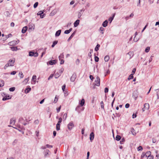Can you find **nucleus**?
Returning <instances> with one entry per match:
<instances>
[{"instance_id": "nucleus-1", "label": "nucleus", "mask_w": 159, "mask_h": 159, "mask_svg": "<svg viewBox=\"0 0 159 159\" xmlns=\"http://www.w3.org/2000/svg\"><path fill=\"white\" fill-rule=\"evenodd\" d=\"M15 61V60L14 58L9 60L8 61V63L6 64L4 66V69H6L8 66H14Z\"/></svg>"}, {"instance_id": "nucleus-2", "label": "nucleus", "mask_w": 159, "mask_h": 159, "mask_svg": "<svg viewBox=\"0 0 159 159\" xmlns=\"http://www.w3.org/2000/svg\"><path fill=\"white\" fill-rule=\"evenodd\" d=\"M94 85L99 86L100 85V79L98 76H97L95 81Z\"/></svg>"}, {"instance_id": "nucleus-3", "label": "nucleus", "mask_w": 159, "mask_h": 159, "mask_svg": "<svg viewBox=\"0 0 159 159\" xmlns=\"http://www.w3.org/2000/svg\"><path fill=\"white\" fill-rule=\"evenodd\" d=\"M149 108V105L148 103H145L144 105V107L142 109L143 112L145 110H147Z\"/></svg>"}, {"instance_id": "nucleus-4", "label": "nucleus", "mask_w": 159, "mask_h": 159, "mask_svg": "<svg viewBox=\"0 0 159 159\" xmlns=\"http://www.w3.org/2000/svg\"><path fill=\"white\" fill-rule=\"evenodd\" d=\"M2 95L4 97L2 99V100L3 101H6L11 98L9 95H7L4 93H3Z\"/></svg>"}, {"instance_id": "nucleus-5", "label": "nucleus", "mask_w": 159, "mask_h": 159, "mask_svg": "<svg viewBox=\"0 0 159 159\" xmlns=\"http://www.w3.org/2000/svg\"><path fill=\"white\" fill-rule=\"evenodd\" d=\"M74 125L73 122H70L68 125V128L69 130H71L74 127Z\"/></svg>"}, {"instance_id": "nucleus-6", "label": "nucleus", "mask_w": 159, "mask_h": 159, "mask_svg": "<svg viewBox=\"0 0 159 159\" xmlns=\"http://www.w3.org/2000/svg\"><path fill=\"white\" fill-rule=\"evenodd\" d=\"M49 152V151L48 149H46L43 152V154L45 157H47L48 156Z\"/></svg>"}, {"instance_id": "nucleus-7", "label": "nucleus", "mask_w": 159, "mask_h": 159, "mask_svg": "<svg viewBox=\"0 0 159 159\" xmlns=\"http://www.w3.org/2000/svg\"><path fill=\"white\" fill-rule=\"evenodd\" d=\"M56 63L55 60H51L47 62V64H49L50 65H52L55 64Z\"/></svg>"}, {"instance_id": "nucleus-8", "label": "nucleus", "mask_w": 159, "mask_h": 159, "mask_svg": "<svg viewBox=\"0 0 159 159\" xmlns=\"http://www.w3.org/2000/svg\"><path fill=\"white\" fill-rule=\"evenodd\" d=\"M76 78V76L75 74H73L70 78V80L72 82H74L75 79Z\"/></svg>"}, {"instance_id": "nucleus-9", "label": "nucleus", "mask_w": 159, "mask_h": 159, "mask_svg": "<svg viewBox=\"0 0 159 159\" xmlns=\"http://www.w3.org/2000/svg\"><path fill=\"white\" fill-rule=\"evenodd\" d=\"M94 134L93 132H92L90 134V139L92 141L94 138Z\"/></svg>"}, {"instance_id": "nucleus-10", "label": "nucleus", "mask_w": 159, "mask_h": 159, "mask_svg": "<svg viewBox=\"0 0 159 159\" xmlns=\"http://www.w3.org/2000/svg\"><path fill=\"white\" fill-rule=\"evenodd\" d=\"M127 54L129 56V59H131L134 55V52L133 51H129L127 53Z\"/></svg>"}, {"instance_id": "nucleus-11", "label": "nucleus", "mask_w": 159, "mask_h": 159, "mask_svg": "<svg viewBox=\"0 0 159 159\" xmlns=\"http://www.w3.org/2000/svg\"><path fill=\"white\" fill-rule=\"evenodd\" d=\"M80 21L79 20H76L74 23V26L75 27H76L78 26L79 24Z\"/></svg>"}, {"instance_id": "nucleus-12", "label": "nucleus", "mask_w": 159, "mask_h": 159, "mask_svg": "<svg viewBox=\"0 0 159 159\" xmlns=\"http://www.w3.org/2000/svg\"><path fill=\"white\" fill-rule=\"evenodd\" d=\"M133 97L134 98L135 100L137 99L138 97L137 92H134L133 93Z\"/></svg>"}, {"instance_id": "nucleus-13", "label": "nucleus", "mask_w": 159, "mask_h": 159, "mask_svg": "<svg viewBox=\"0 0 159 159\" xmlns=\"http://www.w3.org/2000/svg\"><path fill=\"white\" fill-rule=\"evenodd\" d=\"M27 28L26 26L24 27L22 30V33L23 34L25 33L27 30Z\"/></svg>"}, {"instance_id": "nucleus-14", "label": "nucleus", "mask_w": 159, "mask_h": 159, "mask_svg": "<svg viewBox=\"0 0 159 159\" xmlns=\"http://www.w3.org/2000/svg\"><path fill=\"white\" fill-rule=\"evenodd\" d=\"M108 23V21L107 20H105L104 21L102 24V25L103 27H106Z\"/></svg>"}, {"instance_id": "nucleus-15", "label": "nucleus", "mask_w": 159, "mask_h": 159, "mask_svg": "<svg viewBox=\"0 0 159 159\" xmlns=\"http://www.w3.org/2000/svg\"><path fill=\"white\" fill-rule=\"evenodd\" d=\"M57 9H54L53 10L51 13L50 14L51 16H54L55 15L57 12Z\"/></svg>"}, {"instance_id": "nucleus-16", "label": "nucleus", "mask_w": 159, "mask_h": 159, "mask_svg": "<svg viewBox=\"0 0 159 159\" xmlns=\"http://www.w3.org/2000/svg\"><path fill=\"white\" fill-rule=\"evenodd\" d=\"M61 30H59L58 31H57L55 34V35L56 36H59L61 33Z\"/></svg>"}, {"instance_id": "nucleus-17", "label": "nucleus", "mask_w": 159, "mask_h": 159, "mask_svg": "<svg viewBox=\"0 0 159 159\" xmlns=\"http://www.w3.org/2000/svg\"><path fill=\"white\" fill-rule=\"evenodd\" d=\"M15 123V120L14 118L11 119L10 120V124L11 125H13Z\"/></svg>"}, {"instance_id": "nucleus-18", "label": "nucleus", "mask_w": 159, "mask_h": 159, "mask_svg": "<svg viewBox=\"0 0 159 159\" xmlns=\"http://www.w3.org/2000/svg\"><path fill=\"white\" fill-rule=\"evenodd\" d=\"M84 103H85L84 99H82L81 100L80 102V104L81 106H83L84 105Z\"/></svg>"}, {"instance_id": "nucleus-19", "label": "nucleus", "mask_w": 159, "mask_h": 159, "mask_svg": "<svg viewBox=\"0 0 159 159\" xmlns=\"http://www.w3.org/2000/svg\"><path fill=\"white\" fill-rule=\"evenodd\" d=\"M72 30V28H70L69 30H66L64 32V33L65 34H69Z\"/></svg>"}, {"instance_id": "nucleus-20", "label": "nucleus", "mask_w": 159, "mask_h": 159, "mask_svg": "<svg viewBox=\"0 0 159 159\" xmlns=\"http://www.w3.org/2000/svg\"><path fill=\"white\" fill-rule=\"evenodd\" d=\"M75 34V32H73L71 35H70V36L69 37V38L67 40L68 41H69L70 40V39H72V38L74 36V35Z\"/></svg>"}, {"instance_id": "nucleus-21", "label": "nucleus", "mask_w": 159, "mask_h": 159, "mask_svg": "<svg viewBox=\"0 0 159 159\" xmlns=\"http://www.w3.org/2000/svg\"><path fill=\"white\" fill-rule=\"evenodd\" d=\"M110 59L109 56L108 55L104 57V60L105 61H108Z\"/></svg>"}, {"instance_id": "nucleus-22", "label": "nucleus", "mask_w": 159, "mask_h": 159, "mask_svg": "<svg viewBox=\"0 0 159 159\" xmlns=\"http://www.w3.org/2000/svg\"><path fill=\"white\" fill-rule=\"evenodd\" d=\"M16 41H13L9 43V44L10 45H12L14 44H16Z\"/></svg>"}, {"instance_id": "nucleus-23", "label": "nucleus", "mask_w": 159, "mask_h": 159, "mask_svg": "<svg viewBox=\"0 0 159 159\" xmlns=\"http://www.w3.org/2000/svg\"><path fill=\"white\" fill-rule=\"evenodd\" d=\"M31 90V88H28L25 90V93H28Z\"/></svg>"}, {"instance_id": "nucleus-24", "label": "nucleus", "mask_w": 159, "mask_h": 159, "mask_svg": "<svg viewBox=\"0 0 159 159\" xmlns=\"http://www.w3.org/2000/svg\"><path fill=\"white\" fill-rule=\"evenodd\" d=\"M4 81L2 80H0V87H2L4 86Z\"/></svg>"}, {"instance_id": "nucleus-25", "label": "nucleus", "mask_w": 159, "mask_h": 159, "mask_svg": "<svg viewBox=\"0 0 159 159\" xmlns=\"http://www.w3.org/2000/svg\"><path fill=\"white\" fill-rule=\"evenodd\" d=\"M19 76L20 79L23 78L24 77V75L22 72H20L19 74Z\"/></svg>"}, {"instance_id": "nucleus-26", "label": "nucleus", "mask_w": 159, "mask_h": 159, "mask_svg": "<svg viewBox=\"0 0 159 159\" xmlns=\"http://www.w3.org/2000/svg\"><path fill=\"white\" fill-rule=\"evenodd\" d=\"M100 47V45L99 44H97L95 48V50L96 51H97L99 50V48Z\"/></svg>"}, {"instance_id": "nucleus-27", "label": "nucleus", "mask_w": 159, "mask_h": 159, "mask_svg": "<svg viewBox=\"0 0 159 159\" xmlns=\"http://www.w3.org/2000/svg\"><path fill=\"white\" fill-rule=\"evenodd\" d=\"M29 80V78H25L24 80L23 81V83H24V84H27V82Z\"/></svg>"}, {"instance_id": "nucleus-28", "label": "nucleus", "mask_w": 159, "mask_h": 159, "mask_svg": "<svg viewBox=\"0 0 159 159\" xmlns=\"http://www.w3.org/2000/svg\"><path fill=\"white\" fill-rule=\"evenodd\" d=\"M58 43V41H54L53 42V43H52V48H53Z\"/></svg>"}, {"instance_id": "nucleus-29", "label": "nucleus", "mask_w": 159, "mask_h": 159, "mask_svg": "<svg viewBox=\"0 0 159 159\" xmlns=\"http://www.w3.org/2000/svg\"><path fill=\"white\" fill-rule=\"evenodd\" d=\"M133 74H131L129 75V77L128 78V80H129L132 79L133 78Z\"/></svg>"}, {"instance_id": "nucleus-30", "label": "nucleus", "mask_w": 159, "mask_h": 159, "mask_svg": "<svg viewBox=\"0 0 159 159\" xmlns=\"http://www.w3.org/2000/svg\"><path fill=\"white\" fill-rule=\"evenodd\" d=\"M60 75L59 74V73H56L55 74L54 77L56 79H57L60 76Z\"/></svg>"}, {"instance_id": "nucleus-31", "label": "nucleus", "mask_w": 159, "mask_h": 159, "mask_svg": "<svg viewBox=\"0 0 159 159\" xmlns=\"http://www.w3.org/2000/svg\"><path fill=\"white\" fill-rule=\"evenodd\" d=\"M121 138V137L119 135H117L116 137V139L117 141H119L120 140Z\"/></svg>"}, {"instance_id": "nucleus-32", "label": "nucleus", "mask_w": 159, "mask_h": 159, "mask_svg": "<svg viewBox=\"0 0 159 159\" xmlns=\"http://www.w3.org/2000/svg\"><path fill=\"white\" fill-rule=\"evenodd\" d=\"M157 91V99L159 98V89H157L155 90Z\"/></svg>"}, {"instance_id": "nucleus-33", "label": "nucleus", "mask_w": 159, "mask_h": 159, "mask_svg": "<svg viewBox=\"0 0 159 159\" xmlns=\"http://www.w3.org/2000/svg\"><path fill=\"white\" fill-rule=\"evenodd\" d=\"M56 129L57 131L60 129V124H59V123H57V124Z\"/></svg>"}, {"instance_id": "nucleus-34", "label": "nucleus", "mask_w": 159, "mask_h": 159, "mask_svg": "<svg viewBox=\"0 0 159 159\" xmlns=\"http://www.w3.org/2000/svg\"><path fill=\"white\" fill-rule=\"evenodd\" d=\"M10 48L12 51H16L17 50V48L16 47H11Z\"/></svg>"}, {"instance_id": "nucleus-35", "label": "nucleus", "mask_w": 159, "mask_h": 159, "mask_svg": "<svg viewBox=\"0 0 159 159\" xmlns=\"http://www.w3.org/2000/svg\"><path fill=\"white\" fill-rule=\"evenodd\" d=\"M34 52H33L30 51L29 52V56H31V57L34 56Z\"/></svg>"}, {"instance_id": "nucleus-36", "label": "nucleus", "mask_w": 159, "mask_h": 159, "mask_svg": "<svg viewBox=\"0 0 159 159\" xmlns=\"http://www.w3.org/2000/svg\"><path fill=\"white\" fill-rule=\"evenodd\" d=\"M34 25H30L29 26V29H33V30H34Z\"/></svg>"}, {"instance_id": "nucleus-37", "label": "nucleus", "mask_w": 159, "mask_h": 159, "mask_svg": "<svg viewBox=\"0 0 159 159\" xmlns=\"http://www.w3.org/2000/svg\"><path fill=\"white\" fill-rule=\"evenodd\" d=\"M76 0L78 2H79L82 4H84V0Z\"/></svg>"}, {"instance_id": "nucleus-38", "label": "nucleus", "mask_w": 159, "mask_h": 159, "mask_svg": "<svg viewBox=\"0 0 159 159\" xmlns=\"http://www.w3.org/2000/svg\"><path fill=\"white\" fill-rule=\"evenodd\" d=\"M150 49V47H148L145 49V51L146 52H149Z\"/></svg>"}, {"instance_id": "nucleus-39", "label": "nucleus", "mask_w": 159, "mask_h": 159, "mask_svg": "<svg viewBox=\"0 0 159 159\" xmlns=\"http://www.w3.org/2000/svg\"><path fill=\"white\" fill-rule=\"evenodd\" d=\"M63 57L64 55L63 53L61 54L58 57L59 60H60L61 58H63Z\"/></svg>"}, {"instance_id": "nucleus-40", "label": "nucleus", "mask_w": 159, "mask_h": 159, "mask_svg": "<svg viewBox=\"0 0 159 159\" xmlns=\"http://www.w3.org/2000/svg\"><path fill=\"white\" fill-rule=\"evenodd\" d=\"M67 117V114L66 113H65L63 116V118L64 120H65Z\"/></svg>"}, {"instance_id": "nucleus-41", "label": "nucleus", "mask_w": 159, "mask_h": 159, "mask_svg": "<svg viewBox=\"0 0 159 159\" xmlns=\"http://www.w3.org/2000/svg\"><path fill=\"white\" fill-rule=\"evenodd\" d=\"M15 87H12L10 88L9 89V90L10 91L13 92L15 90Z\"/></svg>"}, {"instance_id": "nucleus-42", "label": "nucleus", "mask_w": 159, "mask_h": 159, "mask_svg": "<svg viewBox=\"0 0 159 159\" xmlns=\"http://www.w3.org/2000/svg\"><path fill=\"white\" fill-rule=\"evenodd\" d=\"M82 15V13L81 12L79 11L78 14V18H80Z\"/></svg>"}, {"instance_id": "nucleus-43", "label": "nucleus", "mask_w": 159, "mask_h": 159, "mask_svg": "<svg viewBox=\"0 0 159 159\" xmlns=\"http://www.w3.org/2000/svg\"><path fill=\"white\" fill-rule=\"evenodd\" d=\"M151 152L150 151H148L146 152V157L148 156H151Z\"/></svg>"}, {"instance_id": "nucleus-44", "label": "nucleus", "mask_w": 159, "mask_h": 159, "mask_svg": "<svg viewBox=\"0 0 159 159\" xmlns=\"http://www.w3.org/2000/svg\"><path fill=\"white\" fill-rule=\"evenodd\" d=\"M125 141V139L124 138H122L120 141V143L121 144H123L124 142Z\"/></svg>"}, {"instance_id": "nucleus-45", "label": "nucleus", "mask_w": 159, "mask_h": 159, "mask_svg": "<svg viewBox=\"0 0 159 159\" xmlns=\"http://www.w3.org/2000/svg\"><path fill=\"white\" fill-rule=\"evenodd\" d=\"M139 38H137L136 37H134V39L133 41L135 42H137L139 40Z\"/></svg>"}, {"instance_id": "nucleus-46", "label": "nucleus", "mask_w": 159, "mask_h": 159, "mask_svg": "<svg viewBox=\"0 0 159 159\" xmlns=\"http://www.w3.org/2000/svg\"><path fill=\"white\" fill-rule=\"evenodd\" d=\"M95 61L96 62H98L99 61V58L97 56H95L94 57Z\"/></svg>"}, {"instance_id": "nucleus-47", "label": "nucleus", "mask_w": 159, "mask_h": 159, "mask_svg": "<svg viewBox=\"0 0 159 159\" xmlns=\"http://www.w3.org/2000/svg\"><path fill=\"white\" fill-rule=\"evenodd\" d=\"M137 149L138 151H142L143 150V148L140 146Z\"/></svg>"}, {"instance_id": "nucleus-48", "label": "nucleus", "mask_w": 159, "mask_h": 159, "mask_svg": "<svg viewBox=\"0 0 159 159\" xmlns=\"http://www.w3.org/2000/svg\"><path fill=\"white\" fill-rule=\"evenodd\" d=\"M38 5V2H36L34 5V8H36L37 7Z\"/></svg>"}, {"instance_id": "nucleus-49", "label": "nucleus", "mask_w": 159, "mask_h": 159, "mask_svg": "<svg viewBox=\"0 0 159 159\" xmlns=\"http://www.w3.org/2000/svg\"><path fill=\"white\" fill-rule=\"evenodd\" d=\"M134 129L133 128H132L131 129V132L133 135H135L136 133L134 132Z\"/></svg>"}, {"instance_id": "nucleus-50", "label": "nucleus", "mask_w": 159, "mask_h": 159, "mask_svg": "<svg viewBox=\"0 0 159 159\" xmlns=\"http://www.w3.org/2000/svg\"><path fill=\"white\" fill-rule=\"evenodd\" d=\"M5 15L7 16H10V14L9 11H7L5 12Z\"/></svg>"}, {"instance_id": "nucleus-51", "label": "nucleus", "mask_w": 159, "mask_h": 159, "mask_svg": "<svg viewBox=\"0 0 159 159\" xmlns=\"http://www.w3.org/2000/svg\"><path fill=\"white\" fill-rule=\"evenodd\" d=\"M24 120V119L22 117L20 118L19 119V121L21 123H22L23 120Z\"/></svg>"}, {"instance_id": "nucleus-52", "label": "nucleus", "mask_w": 159, "mask_h": 159, "mask_svg": "<svg viewBox=\"0 0 159 159\" xmlns=\"http://www.w3.org/2000/svg\"><path fill=\"white\" fill-rule=\"evenodd\" d=\"M58 100V98L57 97V96H56L54 100V102L55 103H56Z\"/></svg>"}, {"instance_id": "nucleus-53", "label": "nucleus", "mask_w": 159, "mask_h": 159, "mask_svg": "<svg viewBox=\"0 0 159 159\" xmlns=\"http://www.w3.org/2000/svg\"><path fill=\"white\" fill-rule=\"evenodd\" d=\"M100 104H101V108H102V109H104V105H103V101H102L101 102Z\"/></svg>"}, {"instance_id": "nucleus-54", "label": "nucleus", "mask_w": 159, "mask_h": 159, "mask_svg": "<svg viewBox=\"0 0 159 159\" xmlns=\"http://www.w3.org/2000/svg\"><path fill=\"white\" fill-rule=\"evenodd\" d=\"M66 85L65 84H64L63 85L62 87V89L63 91V92H64L65 91V89L66 88Z\"/></svg>"}, {"instance_id": "nucleus-55", "label": "nucleus", "mask_w": 159, "mask_h": 159, "mask_svg": "<svg viewBox=\"0 0 159 159\" xmlns=\"http://www.w3.org/2000/svg\"><path fill=\"white\" fill-rule=\"evenodd\" d=\"M47 148H52L53 147V146L52 145H50L48 144H47L46 145Z\"/></svg>"}, {"instance_id": "nucleus-56", "label": "nucleus", "mask_w": 159, "mask_h": 159, "mask_svg": "<svg viewBox=\"0 0 159 159\" xmlns=\"http://www.w3.org/2000/svg\"><path fill=\"white\" fill-rule=\"evenodd\" d=\"M53 74H52L50 75L49 77L48 78V80H50L51 79H52L53 77Z\"/></svg>"}, {"instance_id": "nucleus-57", "label": "nucleus", "mask_w": 159, "mask_h": 159, "mask_svg": "<svg viewBox=\"0 0 159 159\" xmlns=\"http://www.w3.org/2000/svg\"><path fill=\"white\" fill-rule=\"evenodd\" d=\"M153 159V157L152 156H148V159Z\"/></svg>"}, {"instance_id": "nucleus-58", "label": "nucleus", "mask_w": 159, "mask_h": 159, "mask_svg": "<svg viewBox=\"0 0 159 159\" xmlns=\"http://www.w3.org/2000/svg\"><path fill=\"white\" fill-rule=\"evenodd\" d=\"M108 89L107 88H105L104 90V92L106 93H107L108 92Z\"/></svg>"}, {"instance_id": "nucleus-59", "label": "nucleus", "mask_w": 159, "mask_h": 159, "mask_svg": "<svg viewBox=\"0 0 159 159\" xmlns=\"http://www.w3.org/2000/svg\"><path fill=\"white\" fill-rule=\"evenodd\" d=\"M61 107V106H60L57 109V113L59 112L60 111Z\"/></svg>"}, {"instance_id": "nucleus-60", "label": "nucleus", "mask_w": 159, "mask_h": 159, "mask_svg": "<svg viewBox=\"0 0 159 159\" xmlns=\"http://www.w3.org/2000/svg\"><path fill=\"white\" fill-rule=\"evenodd\" d=\"M153 57V56H151L150 58L149 59V63H150L151 62L152 60V57Z\"/></svg>"}, {"instance_id": "nucleus-61", "label": "nucleus", "mask_w": 159, "mask_h": 159, "mask_svg": "<svg viewBox=\"0 0 159 159\" xmlns=\"http://www.w3.org/2000/svg\"><path fill=\"white\" fill-rule=\"evenodd\" d=\"M62 119L60 117L59 118V121L57 123L60 124L62 122Z\"/></svg>"}, {"instance_id": "nucleus-62", "label": "nucleus", "mask_w": 159, "mask_h": 159, "mask_svg": "<svg viewBox=\"0 0 159 159\" xmlns=\"http://www.w3.org/2000/svg\"><path fill=\"white\" fill-rule=\"evenodd\" d=\"M43 13V12L42 11H39L38 13V15H41Z\"/></svg>"}, {"instance_id": "nucleus-63", "label": "nucleus", "mask_w": 159, "mask_h": 159, "mask_svg": "<svg viewBox=\"0 0 159 159\" xmlns=\"http://www.w3.org/2000/svg\"><path fill=\"white\" fill-rule=\"evenodd\" d=\"M80 62V61L78 59H77L75 61V63H76V64H77V65H78L79 64Z\"/></svg>"}, {"instance_id": "nucleus-64", "label": "nucleus", "mask_w": 159, "mask_h": 159, "mask_svg": "<svg viewBox=\"0 0 159 159\" xmlns=\"http://www.w3.org/2000/svg\"><path fill=\"white\" fill-rule=\"evenodd\" d=\"M113 17H110L109 19L108 20L110 21V22L111 23L112 20H113Z\"/></svg>"}]
</instances>
